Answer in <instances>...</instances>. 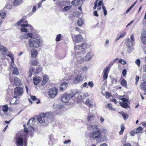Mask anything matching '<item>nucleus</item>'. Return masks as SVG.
I'll return each mask as SVG.
<instances>
[{"label":"nucleus","instance_id":"obj_1","mask_svg":"<svg viewBox=\"0 0 146 146\" xmlns=\"http://www.w3.org/2000/svg\"><path fill=\"white\" fill-rule=\"evenodd\" d=\"M88 129L90 131H93L97 129V131H94L90 133V138L92 139H100L102 136L100 130L98 126L94 123H90L88 125Z\"/></svg>","mask_w":146,"mask_h":146},{"label":"nucleus","instance_id":"obj_2","mask_svg":"<svg viewBox=\"0 0 146 146\" xmlns=\"http://www.w3.org/2000/svg\"><path fill=\"white\" fill-rule=\"evenodd\" d=\"M52 115V114L50 112L41 113L37 117V119L39 123L48 125L50 122Z\"/></svg>","mask_w":146,"mask_h":146},{"label":"nucleus","instance_id":"obj_3","mask_svg":"<svg viewBox=\"0 0 146 146\" xmlns=\"http://www.w3.org/2000/svg\"><path fill=\"white\" fill-rule=\"evenodd\" d=\"M29 42L30 47L37 48L40 46V41L39 39H30Z\"/></svg>","mask_w":146,"mask_h":146},{"label":"nucleus","instance_id":"obj_4","mask_svg":"<svg viewBox=\"0 0 146 146\" xmlns=\"http://www.w3.org/2000/svg\"><path fill=\"white\" fill-rule=\"evenodd\" d=\"M58 89L54 87L50 89L48 92V94L50 98H54L57 94Z\"/></svg>","mask_w":146,"mask_h":146},{"label":"nucleus","instance_id":"obj_5","mask_svg":"<svg viewBox=\"0 0 146 146\" xmlns=\"http://www.w3.org/2000/svg\"><path fill=\"white\" fill-rule=\"evenodd\" d=\"M75 56L74 61L76 62L75 63V64H81L84 63L85 61L84 58L80 55L75 54Z\"/></svg>","mask_w":146,"mask_h":146},{"label":"nucleus","instance_id":"obj_6","mask_svg":"<svg viewBox=\"0 0 146 146\" xmlns=\"http://www.w3.org/2000/svg\"><path fill=\"white\" fill-rule=\"evenodd\" d=\"M68 101H66V102H64V101H61L56 106L54 104L53 105L54 108L56 109H61L64 108V105L68 103Z\"/></svg>","mask_w":146,"mask_h":146},{"label":"nucleus","instance_id":"obj_7","mask_svg":"<svg viewBox=\"0 0 146 146\" xmlns=\"http://www.w3.org/2000/svg\"><path fill=\"white\" fill-rule=\"evenodd\" d=\"M72 98V96L69 94L65 93L61 95V100H70Z\"/></svg>","mask_w":146,"mask_h":146},{"label":"nucleus","instance_id":"obj_8","mask_svg":"<svg viewBox=\"0 0 146 146\" xmlns=\"http://www.w3.org/2000/svg\"><path fill=\"white\" fill-rule=\"evenodd\" d=\"M21 27L22 28L21 29V31L22 32H28L27 31V29L25 28L26 27H27L29 26L31 28L30 29L31 30H32L33 28L32 27L31 25H29L28 24H21Z\"/></svg>","mask_w":146,"mask_h":146},{"label":"nucleus","instance_id":"obj_9","mask_svg":"<svg viewBox=\"0 0 146 146\" xmlns=\"http://www.w3.org/2000/svg\"><path fill=\"white\" fill-rule=\"evenodd\" d=\"M23 90L21 87H17L14 89V93L17 96H20L23 94Z\"/></svg>","mask_w":146,"mask_h":146},{"label":"nucleus","instance_id":"obj_10","mask_svg":"<svg viewBox=\"0 0 146 146\" xmlns=\"http://www.w3.org/2000/svg\"><path fill=\"white\" fill-rule=\"evenodd\" d=\"M94 56V54L92 52H90L88 53L85 57V60L88 61L91 60Z\"/></svg>","mask_w":146,"mask_h":146},{"label":"nucleus","instance_id":"obj_11","mask_svg":"<svg viewBox=\"0 0 146 146\" xmlns=\"http://www.w3.org/2000/svg\"><path fill=\"white\" fill-rule=\"evenodd\" d=\"M82 36L80 35H76L73 38V41L76 43H79L81 42L82 40Z\"/></svg>","mask_w":146,"mask_h":146},{"label":"nucleus","instance_id":"obj_12","mask_svg":"<svg viewBox=\"0 0 146 146\" xmlns=\"http://www.w3.org/2000/svg\"><path fill=\"white\" fill-rule=\"evenodd\" d=\"M141 40L143 43V46L146 47V33H143L141 36Z\"/></svg>","mask_w":146,"mask_h":146},{"label":"nucleus","instance_id":"obj_13","mask_svg":"<svg viewBox=\"0 0 146 146\" xmlns=\"http://www.w3.org/2000/svg\"><path fill=\"white\" fill-rule=\"evenodd\" d=\"M68 85L66 82L62 83L60 86V90L61 91L65 90L67 88Z\"/></svg>","mask_w":146,"mask_h":146},{"label":"nucleus","instance_id":"obj_14","mask_svg":"<svg viewBox=\"0 0 146 146\" xmlns=\"http://www.w3.org/2000/svg\"><path fill=\"white\" fill-rule=\"evenodd\" d=\"M125 42L126 45L128 47H131L135 44V43L131 41L129 38L126 39Z\"/></svg>","mask_w":146,"mask_h":146},{"label":"nucleus","instance_id":"obj_15","mask_svg":"<svg viewBox=\"0 0 146 146\" xmlns=\"http://www.w3.org/2000/svg\"><path fill=\"white\" fill-rule=\"evenodd\" d=\"M82 80L83 78L81 74H80L75 77L74 82L75 83H76L78 82L82 81Z\"/></svg>","mask_w":146,"mask_h":146},{"label":"nucleus","instance_id":"obj_16","mask_svg":"<svg viewBox=\"0 0 146 146\" xmlns=\"http://www.w3.org/2000/svg\"><path fill=\"white\" fill-rule=\"evenodd\" d=\"M83 102L84 104L89 107L92 106L95 104L93 101H83Z\"/></svg>","mask_w":146,"mask_h":146},{"label":"nucleus","instance_id":"obj_17","mask_svg":"<svg viewBox=\"0 0 146 146\" xmlns=\"http://www.w3.org/2000/svg\"><path fill=\"white\" fill-rule=\"evenodd\" d=\"M14 83L17 86H19L21 85V81L17 77L14 78Z\"/></svg>","mask_w":146,"mask_h":146},{"label":"nucleus","instance_id":"obj_18","mask_svg":"<svg viewBox=\"0 0 146 146\" xmlns=\"http://www.w3.org/2000/svg\"><path fill=\"white\" fill-rule=\"evenodd\" d=\"M31 57L33 58L36 57L37 56L38 52L35 49H32L31 50Z\"/></svg>","mask_w":146,"mask_h":146},{"label":"nucleus","instance_id":"obj_19","mask_svg":"<svg viewBox=\"0 0 146 146\" xmlns=\"http://www.w3.org/2000/svg\"><path fill=\"white\" fill-rule=\"evenodd\" d=\"M42 78L40 77H35L33 79L34 83L35 85L38 84L41 80Z\"/></svg>","mask_w":146,"mask_h":146},{"label":"nucleus","instance_id":"obj_20","mask_svg":"<svg viewBox=\"0 0 146 146\" xmlns=\"http://www.w3.org/2000/svg\"><path fill=\"white\" fill-rule=\"evenodd\" d=\"M35 119L34 118L29 119L27 123V125L29 127H32V125L35 123Z\"/></svg>","mask_w":146,"mask_h":146},{"label":"nucleus","instance_id":"obj_21","mask_svg":"<svg viewBox=\"0 0 146 146\" xmlns=\"http://www.w3.org/2000/svg\"><path fill=\"white\" fill-rule=\"evenodd\" d=\"M141 88L144 91V93L146 94V82L142 83L140 85Z\"/></svg>","mask_w":146,"mask_h":146},{"label":"nucleus","instance_id":"obj_22","mask_svg":"<svg viewBox=\"0 0 146 146\" xmlns=\"http://www.w3.org/2000/svg\"><path fill=\"white\" fill-rule=\"evenodd\" d=\"M23 139L20 137L18 138L16 141V142L18 144L21 145H23Z\"/></svg>","mask_w":146,"mask_h":146},{"label":"nucleus","instance_id":"obj_23","mask_svg":"<svg viewBox=\"0 0 146 146\" xmlns=\"http://www.w3.org/2000/svg\"><path fill=\"white\" fill-rule=\"evenodd\" d=\"M22 0H15L13 2V4L15 6L20 5L22 3Z\"/></svg>","mask_w":146,"mask_h":146},{"label":"nucleus","instance_id":"obj_24","mask_svg":"<svg viewBox=\"0 0 146 146\" xmlns=\"http://www.w3.org/2000/svg\"><path fill=\"white\" fill-rule=\"evenodd\" d=\"M120 84L123 86L126 87L127 83L126 81L124 79H123L120 81Z\"/></svg>","mask_w":146,"mask_h":146},{"label":"nucleus","instance_id":"obj_25","mask_svg":"<svg viewBox=\"0 0 146 146\" xmlns=\"http://www.w3.org/2000/svg\"><path fill=\"white\" fill-rule=\"evenodd\" d=\"M48 76H44L43 79V80L42 83V84L44 85L48 81Z\"/></svg>","mask_w":146,"mask_h":146},{"label":"nucleus","instance_id":"obj_26","mask_svg":"<svg viewBox=\"0 0 146 146\" xmlns=\"http://www.w3.org/2000/svg\"><path fill=\"white\" fill-rule=\"evenodd\" d=\"M119 104L122 107L126 108L128 106V104L127 102H119Z\"/></svg>","mask_w":146,"mask_h":146},{"label":"nucleus","instance_id":"obj_27","mask_svg":"<svg viewBox=\"0 0 146 146\" xmlns=\"http://www.w3.org/2000/svg\"><path fill=\"white\" fill-rule=\"evenodd\" d=\"M78 92V90L77 89H76L72 90V93H69L70 95L72 96V98L74 97L76 94H77Z\"/></svg>","mask_w":146,"mask_h":146},{"label":"nucleus","instance_id":"obj_28","mask_svg":"<svg viewBox=\"0 0 146 146\" xmlns=\"http://www.w3.org/2000/svg\"><path fill=\"white\" fill-rule=\"evenodd\" d=\"M27 22V21H25L24 20V19H21L17 22V25L18 26H19L20 25H21V24H25V23H26Z\"/></svg>","mask_w":146,"mask_h":146},{"label":"nucleus","instance_id":"obj_29","mask_svg":"<svg viewBox=\"0 0 146 146\" xmlns=\"http://www.w3.org/2000/svg\"><path fill=\"white\" fill-rule=\"evenodd\" d=\"M42 68L38 67L36 68V69L35 70V71H34V73L36 74H38L42 71Z\"/></svg>","mask_w":146,"mask_h":146},{"label":"nucleus","instance_id":"obj_30","mask_svg":"<svg viewBox=\"0 0 146 146\" xmlns=\"http://www.w3.org/2000/svg\"><path fill=\"white\" fill-rule=\"evenodd\" d=\"M31 64L33 66H37L38 64L39 63L38 62L35 60H32L31 62Z\"/></svg>","mask_w":146,"mask_h":146},{"label":"nucleus","instance_id":"obj_31","mask_svg":"<svg viewBox=\"0 0 146 146\" xmlns=\"http://www.w3.org/2000/svg\"><path fill=\"white\" fill-rule=\"evenodd\" d=\"M12 68H13V74H15L16 75H18L19 74V72L17 68L13 67H12Z\"/></svg>","mask_w":146,"mask_h":146},{"label":"nucleus","instance_id":"obj_32","mask_svg":"<svg viewBox=\"0 0 146 146\" xmlns=\"http://www.w3.org/2000/svg\"><path fill=\"white\" fill-rule=\"evenodd\" d=\"M35 69L33 67H30L29 71V73H30V74L29 75L30 77H31L32 72H34V71H35Z\"/></svg>","mask_w":146,"mask_h":146},{"label":"nucleus","instance_id":"obj_33","mask_svg":"<svg viewBox=\"0 0 146 146\" xmlns=\"http://www.w3.org/2000/svg\"><path fill=\"white\" fill-rule=\"evenodd\" d=\"M121 114L123 118L125 120L127 119L128 117V114L127 113H125L123 112H122L121 113H119Z\"/></svg>","mask_w":146,"mask_h":146},{"label":"nucleus","instance_id":"obj_34","mask_svg":"<svg viewBox=\"0 0 146 146\" xmlns=\"http://www.w3.org/2000/svg\"><path fill=\"white\" fill-rule=\"evenodd\" d=\"M86 52L85 50H83L81 51H80L78 52H77L75 53V54L82 56V54H85L86 53Z\"/></svg>","mask_w":146,"mask_h":146},{"label":"nucleus","instance_id":"obj_35","mask_svg":"<svg viewBox=\"0 0 146 146\" xmlns=\"http://www.w3.org/2000/svg\"><path fill=\"white\" fill-rule=\"evenodd\" d=\"M2 110L4 112H7L8 110V106L6 105H3L2 107Z\"/></svg>","mask_w":146,"mask_h":146},{"label":"nucleus","instance_id":"obj_36","mask_svg":"<svg viewBox=\"0 0 146 146\" xmlns=\"http://www.w3.org/2000/svg\"><path fill=\"white\" fill-rule=\"evenodd\" d=\"M106 108H108L110 110H115V109L113 108L112 107L111 104H108L106 106Z\"/></svg>","mask_w":146,"mask_h":146},{"label":"nucleus","instance_id":"obj_37","mask_svg":"<svg viewBox=\"0 0 146 146\" xmlns=\"http://www.w3.org/2000/svg\"><path fill=\"white\" fill-rule=\"evenodd\" d=\"M80 1V0H74L72 1L71 4L74 5H77Z\"/></svg>","mask_w":146,"mask_h":146},{"label":"nucleus","instance_id":"obj_38","mask_svg":"<svg viewBox=\"0 0 146 146\" xmlns=\"http://www.w3.org/2000/svg\"><path fill=\"white\" fill-rule=\"evenodd\" d=\"M20 38L21 39H26L28 38L27 33H25L24 35H22L20 36Z\"/></svg>","mask_w":146,"mask_h":146},{"label":"nucleus","instance_id":"obj_39","mask_svg":"<svg viewBox=\"0 0 146 146\" xmlns=\"http://www.w3.org/2000/svg\"><path fill=\"white\" fill-rule=\"evenodd\" d=\"M72 7V5H69L65 6L63 9V11H66L71 9Z\"/></svg>","mask_w":146,"mask_h":146},{"label":"nucleus","instance_id":"obj_40","mask_svg":"<svg viewBox=\"0 0 146 146\" xmlns=\"http://www.w3.org/2000/svg\"><path fill=\"white\" fill-rule=\"evenodd\" d=\"M110 70V68L109 67L107 66L104 69L103 72L104 74H108Z\"/></svg>","mask_w":146,"mask_h":146},{"label":"nucleus","instance_id":"obj_41","mask_svg":"<svg viewBox=\"0 0 146 146\" xmlns=\"http://www.w3.org/2000/svg\"><path fill=\"white\" fill-rule=\"evenodd\" d=\"M120 127H121V131H119V134L120 135L123 134V133L124 131V129H125V127H124V125L123 124H121V125Z\"/></svg>","mask_w":146,"mask_h":146},{"label":"nucleus","instance_id":"obj_42","mask_svg":"<svg viewBox=\"0 0 146 146\" xmlns=\"http://www.w3.org/2000/svg\"><path fill=\"white\" fill-rule=\"evenodd\" d=\"M94 115H89L88 117V121H92L94 119Z\"/></svg>","mask_w":146,"mask_h":146},{"label":"nucleus","instance_id":"obj_43","mask_svg":"<svg viewBox=\"0 0 146 146\" xmlns=\"http://www.w3.org/2000/svg\"><path fill=\"white\" fill-rule=\"evenodd\" d=\"M84 24V22L81 19H79L78 21V24L79 26H81Z\"/></svg>","mask_w":146,"mask_h":146},{"label":"nucleus","instance_id":"obj_44","mask_svg":"<svg viewBox=\"0 0 146 146\" xmlns=\"http://www.w3.org/2000/svg\"><path fill=\"white\" fill-rule=\"evenodd\" d=\"M143 129V128L141 127H138L135 130L136 133H140L141 131Z\"/></svg>","mask_w":146,"mask_h":146},{"label":"nucleus","instance_id":"obj_45","mask_svg":"<svg viewBox=\"0 0 146 146\" xmlns=\"http://www.w3.org/2000/svg\"><path fill=\"white\" fill-rule=\"evenodd\" d=\"M3 50L4 52H7V50L6 48L3 45L0 44V51Z\"/></svg>","mask_w":146,"mask_h":146},{"label":"nucleus","instance_id":"obj_46","mask_svg":"<svg viewBox=\"0 0 146 146\" xmlns=\"http://www.w3.org/2000/svg\"><path fill=\"white\" fill-rule=\"evenodd\" d=\"M119 62L123 65H124L126 64V61L125 60L120 59L119 60Z\"/></svg>","mask_w":146,"mask_h":146},{"label":"nucleus","instance_id":"obj_47","mask_svg":"<svg viewBox=\"0 0 146 146\" xmlns=\"http://www.w3.org/2000/svg\"><path fill=\"white\" fill-rule=\"evenodd\" d=\"M102 8L103 9L104 11V15L106 16L107 15V11L106 9V8L105 7V6L104 5H102Z\"/></svg>","mask_w":146,"mask_h":146},{"label":"nucleus","instance_id":"obj_48","mask_svg":"<svg viewBox=\"0 0 146 146\" xmlns=\"http://www.w3.org/2000/svg\"><path fill=\"white\" fill-rule=\"evenodd\" d=\"M74 48L75 50H81L80 45H76L74 47Z\"/></svg>","mask_w":146,"mask_h":146},{"label":"nucleus","instance_id":"obj_49","mask_svg":"<svg viewBox=\"0 0 146 146\" xmlns=\"http://www.w3.org/2000/svg\"><path fill=\"white\" fill-rule=\"evenodd\" d=\"M87 44L86 43L82 44L80 46L81 50L85 48L87 46Z\"/></svg>","mask_w":146,"mask_h":146},{"label":"nucleus","instance_id":"obj_50","mask_svg":"<svg viewBox=\"0 0 146 146\" xmlns=\"http://www.w3.org/2000/svg\"><path fill=\"white\" fill-rule=\"evenodd\" d=\"M7 56L10 57L13 63L14 61L13 55L11 54H8Z\"/></svg>","mask_w":146,"mask_h":146},{"label":"nucleus","instance_id":"obj_51","mask_svg":"<svg viewBox=\"0 0 146 146\" xmlns=\"http://www.w3.org/2000/svg\"><path fill=\"white\" fill-rule=\"evenodd\" d=\"M61 36V34H58L56 38V40L57 42H58V41H59L60 40Z\"/></svg>","mask_w":146,"mask_h":146},{"label":"nucleus","instance_id":"obj_52","mask_svg":"<svg viewBox=\"0 0 146 146\" xmlns=\"http://www.w3.org/2000/svg\"><path fill=\"white\" fill-rule=\"evenodd\" d=\"M134 49L133 48H131V47H128L127 51L129 53H131Z\"/></svg>","mask_w":146,"mask_h":146},{"label":"nucleus","instance_id":"obj_53","mask_svg":"<svg viewBox=\"0 0 146 146\" xmlns=\"http://www.w3.org/2000/svg\"><path fill=\"white\" fill-rule=\"evenodd\" d=\"M108 77V74H104L103 75V80H106Z\"/></svg>","mask_w":146,"mask_h":146},{"label":"nucleus","instance_id":"obj_54","mask_svg":"<svg viewBox=\"0 0 146 146\" xmlns=\"http://www.w3.org/2000/svg\"><path fill=\"white\" fill-rule=\"evenodd\" d=\"M130 40L132 41V42H134L135 43V40L134 37V35L133 34H132L130 36Z\"/></svg>","mask_w":146,"mask_h":146},{"label":"nucleus","instance_id":"obj_55","mask_svg":"<svg viewBox=\"0 0 146 146\" xmlns=\"http://www.w3.org/2000/svg\"><path fill=\"white\" fill-rule=\"evenodd\" d=\"M127 72V71L126 69H124L123 70L122 72V74L124 77H125L126 76Z\"/></svg>","mask_w":146,"mask_h":146},{"label":"nucleus","instance_id":"obj_56","mask_svg":"<svg viewBox=\"0 0 146 146\" xmlns=\"http://www.w3.org/2000/svg\"><path fill=\"white\" fill-rule=\"evenodd\" d=\"M30 97L32 100H37V98L35 96L30 95Z\"/></svg>","mask_w":146,"mask_h":146},{"label":"nucleus","instance_id":"obj_57","mask_svg":"<svg viewBox=\"0 0 146 146\" xmlns=\"http://www.w3.org/2000/svg\"><path fill=\"white\" fill-rule=\"evenodd\" d=\"M88 85L91 88H92L94 86V83L92 81L89 82L88 83Z\"/></svg>","mask_w":146,"mask_h":146},{"label":"nucleus","instance_id":"obj_58","mask_svg":"<svg viewBox=\"0 0 146 146\" xmlns=\"http://www.w3.org/2000/svg\"><path fill=\"white\" fill-rule=\"evenodd\" d=\"M135 63L138 66H139L140 64V60L137 59L135 61Z\"/></svg>","mask_w":146,"mask_h":146},{"label":"nucleus","instance_id":"obj_59","mask_svg":"<svg viewBox=\"0 0 146 146\" xmlns=\"http://www.w3.org/2000/svg\"><path fill=\"white\" fill-rule=\"evenodd\" d=\"M6 13L4 12L0 13V16L3 18H4L5 17Z\"/></svg>","mask_w":146,"mask_h":146},{"label":"nucleus","instance_id":"obj_60","mask_svg":"<svg viewBox=\"0 0 146 146\" xmlns=\"http://www.w3.org/2000/svg\"><path fill=\"white\" fill-rule=\"evenodd\" d=\"M117 82V80L115 79L112 78L111 79V84H113L114 82L115 83Z\"/></svg>","mask_w":146,"mask_h":146},{"label":"nucleus","instance_id":"obj_61","mask_svg":"<svg viewBox=\"0 0 146 146\" xmlns=\"http://www.w3.org/2000/svg\"><path fill=\"white\" fill-rule=\"evenodd\" d=\"M131 135L132 136H134L136 134V131H135V130H132L131 131Z\"/></svg>","mask_w":146,"mask_h":146},{"label":"nucleus","instance_id":"obj_62","mask_svg":"<svg viewBox=\"0 0 146 146\" xmlns=\"http://www.w3.org/2000/svg\"><path fill=\"white\" fill-rule=\"evenodd\" d=\"M139 77L137 76H136V77L135 78L136 82H135V83L136 85H137V82L139 81Z\"/></svg>","mask_w":146,"mask_h":146},{"label":"nucleus","instance_id":"obj_63","mask_svg":"<svg viewBox=\"0 0 146 146\" xmlns=\"http://www.w3.org/2000/svg\"><path fill=\"white\" fill-rule=\"evenodd\" d=\"M71 142L70 140H66L64 142V143L65 144L70 143Z\"/></svg>","mask_w":146,"mask_h":146},{"label":"nucleus","instance_id":"obj_64","mask_svg":"<svg viewBox=\"0 0 146 146\" xmlns=\"http://www.w3.org/2000/svg\"><path fill=\"white\" fill-rule=\"evenodd\" d=\"M88 69L87 66H84L82 68V70L84 72H86Z\"/></svg>","mask_w":146,"mask_h":146}]
</instances>
